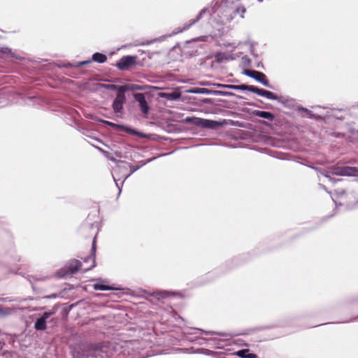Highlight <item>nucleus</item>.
<instances>
[{"label": "nucleus", "instance_id": "f257e3e1", "mask_svg": "<svg viewBox=\"0 0 358 358\" xmlns=\"http://www.w3.org/2000/svg\"><path fill=\"white\" fill-rule=\"evenodd\" d=\"M108 88L115 90L117 89L118 92L113 103V109L115 113L122 112L123 105L125 102V92L127 91L126 86H117L115 85H108Z\"/></svg>", "mask_w": 358, "mask_h": 358}, {"label": "nucleus", "instance_id": "f03ea898", "mask_svg": "<svg viewBox=\"0 0 358 358\" xmlns=\"http://www.w3.org/2000/svg\"><path fill=\"white\" fill-rule=\"evenodd\" d=\"M243 73L245 76L252 78L257 80V82L262 83L264 86L271 87V85L269 84L268 79L266 78V75L262 72L255 70L245 69L244 70Z\"/></svg>", "mask_w": 358, "mask_h": 358}, {"label": "nucleus", "instance_id": "7ed1b4c3", "mask_svg": "<svg viewBox=\"0 0 358 358\" xmlns=\"http://www.w3.org/2000/svg\"><path fill=\"white\" fill-rule=\"evenodd\" d=\"M332 173L337 176L358 177V167L337 166L333 169Z\"/></svg>", "mask_w": 358, "mask_h": 358}, {"label": "nucleus", "instance_id": "20e7f679", "mask_svg": "<svg viewBox=\"0 0 358 358\" xmlns=\"http://www.w3.org/2000/svg\"><path fill=\"white\" fill-rule=\"evenodd\" d=\"M136 56H125L121 58L117 63V67L120 70H126L136 63Z\"/></svg>", "mask_w": 358, "mask_h": 358}, {"label": "nucleus", "instance_id": "39448f33", "mask_svg": "<svg viewBox=\"0 0 358 358\" xmlns=\"http://www.w3.org/2000/svg\"><path fill=\"white\" fill-rule=\"evenodd\" d=\"M134 99L138 103L141 111L144 115L148 113L150 107L145 99V95L143 93H136L134 95Z\"/></svg>", "mask_w": 358, "mask_h": 358}, {"label": "nucleus", "instance_id": "423d86ee", "mask_svg": "<svg viewBox=\"0 0 358 358\" xmlns=\"http://www.w3.org/2000/svg\"><path fill=\"white\" fill-rule=\"evenodd\" d=\"M196 125L201 126L203 128L213 129L220 125V123L210 120H205L201 118H194V122Z\"/></svg>", "mask_w": 358, "mask_h": 358}, {"label": "nucleus", "instance_id": "0eeeda50", "mask_svg": "<svg viewBox=\"0 0 358 358\" xmlns=\"http://www.w3.org/2000/svg\"><path fill=\"white\" fill-rule=\"evenodd\" d=\"M52 313L45 312L39 317L34 324V327L36 330L43 331L46 329V321L50 317Z\"/></svg>", "mask_w": 358, "mask_h": 358}, {"label": "nucleus", "instance_id": "6e6552de", "mask_svg": "<svg viewBox=\"0 0 358 358\" xmlns=\"http://www.w3.org/2000/svg\"><path fill=\"white\" fill-rule=\"evenodd\" d=\"M128 169H130V173L127 175H125L124 180H126L131 173L138 170L139 167L134 166L129 164L128 163L121 162L120 164H118L117 169L114 170V172L116 173L118 171L119 172L123 173L125 170H127Z\"/></svg>", "mask_w": 358, "mask_h": 358}, {"label": "nucleus", "instance_id": "1a4fd4ad", "mask_svg": "<svg viewBox=\"0 0 358 358\" xmlns=\"http://www.w3.org/2000/svg\"><path fill=\"white\" fill-rule=\"evenodd\" d=\"M253 92L269 100H278V96L272 92L264 89H259L255 86H254Z\"/></svg>", "mask_w": 358, "mask_h": 358}, {"label": "nucleus", "instance_id": "9d476101", "mask_svg": "<svg viewBox=\"0 0 358 358\" xmlns=\"http://www.w3.org/2000/svg\"><path fill=\"white\" fill-rule=\"evenodd\" d=\"M206 10H207V8H203L194 19L191 20L189 22V23L184 24L182 29L178 30L175 33L178 34V33H180V32H182L183 31L188 29L190 27H192V25H194V24H196V22H198L200 20L202 15L206 12Z\"/></svg>", "mask_w": 358, "mask_h": 358}, {"label": "nucleus", "instance_id": "9b49d317", "mask_svg": "<svg viewBox=\"0 0 358 358\" xmlns=\"http://www.w3.org/2000/svg\"><path fill=\"white\" fill-rule=\"evenodd\" d=\"M253 114L255 116L268 120L270 121H273L275 118V116L273 113L268 112V111H263V110H255L253 112Z\"/></svg>", "mask_w": 358, "mask_h": 358}, {"label": "nucleus", "instance_id": "f8f14e48", "mask_svg": "<svg viewBox=\"0 0 358 358\" xmlns=\"http://www.w3.org/2000/svg\"><path fill=\"white\" fill-rule=\"evenodd\" d=\"M81 267L82 263L78 260L73 259L69 263V269L71 273L77 272Z\"/></svg>", "mask_w": 358, "mask_h": 358}, {"label": "nucleus", "instance_id": "ddd939ff", "mask_svg": "<svg viewBox=\"0 0 358 358\" xmlns=\"http://www.w3.org/2000/svg\"><path fill=\"white\" fill-rule=\"evenodd\" d=\"M159 96L162 97V98H165L168 100L176 101V100H178L180 99V94L177 92H173L171 93L162 92L159 94Z\"/></svg>", "mask_w": 358, "mask_h": 358}, {"label": "nucleus", "instance_id": "4468645a", "mask_svg": "<svg viewBox=\"0 0 358 358\" xmlns=\"http://www.w3.org/2000/svg\"><path fill=\"white\" fill-rule=\"evenodd\" d=\"M235 354L241 358H257V355L253 353H250L248 349L238 350Z\"/></svg>", "mask_w": 358, "mask_h": 358}, {"label": "nucleus", "instance_id": "2eb2a0df", "mask_svg": "<svg viewBox=\"0 0 358 358\" xmlns=\"http://www.w3.org/2000/svg\"><path fill=\"white\" fill-rule=\"evenodd\" d=\"M105 280H99L98 282L93 285V287L96 290H111L113 288L105 284Z\"/></svg>", "mask_w": 358, "mask_h": 358}, {"label": "nucleus", "instance_id": "dca6fc26", "mask_svg": "<svg viewBox=\"0 0 358 358\" xmlns=\"http://www.w3.org/2000/svg\"><path fill=\"white\" fill-rule=\"evenodd\" d=\"M14 312V308L10 307H3L0 306V318L5 317L11 315Z\"/></svg>", "mask_w": 358, "mask_h": 358}, {"label": "nucleus", "instance_id": "f3484780", "mask_svg": "<svg viewBox=\"0 0 358 358\" xmlns=\"http://www.w3.org/2000/svg\"><path fill=\"white\" fill-rule=\"evenodd\" d=\"M92 60L98 63H104L107 60V57L99 52H96L92 55Z\"/></svg>", "mask_w": 358, "mask_h": 358}, {"label": "nucleus", "instance_id": "a211bd4d", "mask_svg": "<svg viewBox=\"0 0 358 358\" xmlns=\"http://www.w3.org/2000/svg\"><path fill=\"white\" fill-rule=\"evenodd\" d=\"M101 122L104 124H106V125H108V126L116 127V128H121L122 129L125 130V131H128L129 133H131V134H135L136 133L135 131H133L131 129L125 128L122 125L116 124H115L113 122H109V121H107V120H102Z\"/></svg>", "mask_w": 358, "mask_h": 358}, {"label": "nucleus", "instance_id": "6ab92c4d", "mask_svg": "<svg viewBox=\"0 0 358 358\" xmlns=\"http://www.w3.org/2000/svg\"><path fill=\"white\" fill-rule=\"evenodd\" d=\"M192 94H210L211 91L206 88H194L188 91Z\"/></svg>", "mask_w": 358, "mask_h": 358}, {"label": "nucleus", "instance_id": "aec40b11", "mask_svg": "<svg viewBox=\"0 0 358 358\" xmlns=\"http://www.w3.org/2000/svg\"><path fill=\"white\" fill-rule=\"evenodd\" d=\"M234 90H241V91H250L253 92L254 85H235Z\"/></svg>", "mask_w": 358, "mask_h": 358}, {"label": "nucleus", "instance_id": "412c9836", "mask_svg": "<svg viewBox=\"0 0 358 358\" xmlns=\"http://www.w3.org/2000/svg\"><path fill=\"white\" fill-rule=\"evenodd\" d=\"M155 294L158 299H164L175 295V293L164 290L158 291L155 293Z\"/></svg>", "mask_w": 358, "mask_h": 358}, {"label": "nucleus", "instance_id": "4be33fe9", "mask_svg": "<svg viewBox=\"0 0 358 358\" xmlns=\"http://www.w3.org/2000/svg\"><path fill=\"white\" fill-rule=\"evenodd\" d=\"M87 261L91 262L92 264L88 267L84 268L83 269L84 272H86L87 271L92 268L95 266L94 257L93 256H90L87 259H85V262H87Z\"/></svg>", "mask_w": 358, "mask_h": 358}, {"label": "nucleus", "instance_id": "5701e85b", "mask_svg": "<svg viewBox=\"0 0 358 358\" xmlns=\"http://www.w3.org/2000/svg\"><path fill=\"white\" fill-rule=\"evenodd\" d=\"M127 87V90H144L145 89V86L138 85H131L130 86L125 85Z\"/></svg>", "mask_w": 358, "mask_h": 358}, {"label": "nucleus", "instance_id": "b1692460", "mask_svg": "<svg viewBox=\"0 0 358 358\" xmlns=\"http://www.w3.org/2000/svg\"><path fill=\"white\" fill-rule=\"evenodd\" d=\"M345 194V192L343 191V190H341V191H336L334 196L332 197V199L334 201L336 205L337 206L338 205V201H337V199L338 198V196H342Z\"/></svg>", "mask_w": 358, "mask_h": 358}, {"label": "nucleus", "instance_id": "393cba45", "mask_svg": "<svg viewBox=\"0 0 358 358\" xmlns=\"http://www.w3.org/2000/svg\"><path fill=\"white\" fill-rule=\"evenodd\" d=\"M246 9L244 6H239L236 8V12L241 15L242 18L244 17V13H245Z\"/></svg>", "mask_w": 358, "mask_h": 358}, {"label": "nucleus", "instance_id": "a878e982", "mask_svg": "<svg viewBox=\"0 0 358 358\" xmlns=\"http://www.w3.org/2000/svg\"><path fill=\"white\" fill-rule=\"evenodd\" d=\"M217 86L218 87L224 88V89H231V90H234V85L217 84Z\"/></svg>", "mask_w": 358, "mask_h": 358}, {"label": "nucleus", "instance_id": "bb28decb", "mask_svg": "<svg viewBox=\"0 0 358 358\" xmlns=\"http://www.w3.org/2000/svg\"><path fill=\"white\" fill-rule=\"evenodd\" d=\"M91 62L90 60H86V61H83V62H77L76 64H75L74 66H76V67H79V66H83V65H86V64H88Z\"/></svg>", "mask_w": 358, "mask_h": 358}, {"label": "nucleus", "instance_id": "cd10ccee", "mask_svg": "<svg viewBox=\"0 0 358 358\" xmlns=\"http://www.w3.org/2000/svg\"><path fill=\"white\" fill-rule=\"evenodd\" d=\"M303 110H304L307 115H308L309 117H313V114H312V112L306 108H302Z\"/></svg>", "mask_w": 358, "mask_h": 358}, {"label": "nucleus", "instance_id": "c85d7f7f", "mask_svg": "<svg viewBox=\"0 0 358 358\" xmlns=\"http://www.w3.org/2000/svg\"><path fill=\"white\" fill-rule=\"evenodd\" d=\"M199 331H202V332H204V333H205L206 334H207V335H213V334H217V333H216V332H215V331H203V330H201V329H199Z\"/></svg>", "mask_w": 358, "mask_h": 358}, {"label": "nucleus", "instance_id": "c756f323", "mask_svg": "<svg viewBox=\"0 0 358 358\" xmlns=\"http://www.w3.org/2000/svg\"><path fill=\"white\" fill-rule=\"evenodd\" d=\"M1 52H2L3 53H7V52H10V49H8V48H3L1 49Z\"/></svg>", "mask_w": 358, "mask_h": 358}, {"label": "nucleus", "instance_id": "7c9ffc66", "mask_svg": "<svg viewBox=\"0 0 358 358\" xmlns=\"http://www.w3.org/2000/svg\"><path fill=\"white\" fill-rule=\"evenodd\" d=\"M95 239H96V237L94 238L93 243H92V250L93 251L95 250Z\"/></svg>", "mask_w": 358, "mask_h": 358}, {"label": "nucleus", "instance_id": "2f4dec72", "mask_svg": "<svg viewBox=\"0 0 358 358\" xmlns=\"http://www.w3.org/2000/svg\"><path fill=\"white\" fill-rule=\"evenodd\" d=\"M323 175H324L327 178H328L329 180H332V178H331L329 175H327V174H324V173Z\"/></svg>", "mask_w": 358, "mask_h": 358}, {"label": "nucleus", "instance_id": "473e14b6", "mask_svg": "<svg viewBox=\"0 0 358 358\" xmlns=\"http://www.w3.org/2000/svg\"><path fill=\"white\" fill-rule=\"evenodd\" d=\"M116 186L118 187L120 192H121V187L119 186L118 183L116 182Z\"/></svg>", "mask_w": 358, "mask_h": 358}, {"label": "nucleus", "instance_id": "72a5a7b5", "mask_svg": "<svg viewBox=\"0 0 358 358\" xmlns=\"http://www.w3.org/2000/svg\"><path fill=\"white\" fill-rule=\"evenodd\" d=\"M321 187H322V189H324V190H326V191H327V189H326V188H325V187H324V186L321 185Z\"/></svg>", "mask_w": 358, "mask_h": 358}, {"label": "nucleus", "instance_id": "f704fd0d", "mask_svg": "<svg viewBox=\"0 0 358 358\" xmlns=\"http://www.w3.org/2000/svg\"><path fill=\"white\" fill-rule=\"evenodd\" d=\"M113 179H114L115 181H116V178H115V177L114 176H113Z\"/></svg>", "mask_w": 358, "mask_h": 358}, {"label": "nucleus", "instance_id": "c9c22d12", "mask_svg": "<svg viewBox=\"0 0 358 358\" xmlns=\"http://www.w3.org/2000/svg\"><path fill=\"white\" fill-rule=\"evenodd\" d=\"M259 2H262L263 0H257Z\"/></svg>", "mask_w": 358, "mask_h": 358}, {"label": "nucleus", "instance_id": "e433bc0d", "mask_svg": "<svg viewBox=\"0 0 358 358\" xmlns=\"http://www.w3.org/2000/svg\"><path fill=\"white\" fill-rule=\"evenodd\" d=\"M357 135H358V130L357 131Z\"/></svg>", "mask_w": 358, "mask_h": 358}]
</instances>
